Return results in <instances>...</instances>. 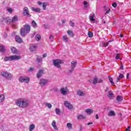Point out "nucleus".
Here are the masks:
<instances>
[{
	"mask_svg": "<svg viewBox=\"0 0 131 131\" xmlns=\"http://www.w3.org/2000/svg\"><path fill=\"white\" fill-rule=\"evenodd\" d=\"M120 80V79L119 78V77H118L117 79V82H119V80Z\"/></svg>",
	"mask_w": 131,
	"mask_h": 131,
	"instance_id": "nucleus-57",
	"label": "nucleus"
},
{
	"mask_svg": "<svg viewBox=\"0 0 131 131\" xmlns=\"http://www.w3.org/2000/svg\"><path fill=\"white\" fill-rule=\"evenodd\" d=\"M32 25L33 27H34V28H35L37 26V24L34 20H33L32 21Z\"/></svg>",
	"mask_w": 131,
	"mask_h": 131,
	"instance_id": "nucleus-28",
	"label": "nucleus"
},
{
	"mask_svg": "<svg viewBox=\"0 0 131 131\" xmlns=\"http://www.w3.org/2000/svg\"><path fill=\"white\" fill-rule=\"evenodd\" d=\"M47 57V54L45 53L43 54V58H46Z\"/></svg>",
	"mask_w": 131,
	"mask_h": 131,
	"instance_id": "nucleus-54",
	"label": "nucleus"
},
{
	"mask_svg": "<svg viewBox=\"0 0 131 131\" xmlns=\"http://www.w3.org/2000/svg\"><path fill=\"white\" fill-rule=\"evenodd\" d=\"M94 18H95V14L92 13L90 16V19L91 21H92V22L96 21V19H95Z\"/></svg>",
	"mask_w": 131,
	"mask_h": 131,
	"instance_id": "nucleus-22",
	"label": "nucleus"
},
{
	"mask_svg": "<svg viewBox=\"0 0 131 131\" xmlns=\"http://www.w3.org/2000/svg\"><path fill=\"white\" fill-rule=\"evenodd\" d=\"M5 36L7 37V34H5Z\"/></svg>",
	"mask_w": 131,
	"mask_h": 131,
	"instance_id": "nucleus-64",
	"label": "nucleus"
},
{
	"mask_svg": "<svg viewBox=\"0 0 131 131\" xmlns=\"http://www.w3.org/2000/svg\"><path fill=\"white\" fill-rule=\"evenodd\" d=\"M120 37H123V35L120 34Z\"/></svg>",
	"mask_w": 131,
	"mask_h": 131,
	"instance_id": "nucleus-63",
	"label": "nucleus"
},
{
	"mask_svg": "<svg viewBox=\"0 0 131 131\" xmlns=\"http://www.w3.org/2000/svg\"><path fill=\"white\" fill-rule=\"evenodd\" d=\"M108 116H115V112L114 111H110L108 113Z\"/></svg>",
	"mask_w": 131,
	"mask_h": 131,
	"instance_id": "nucleus-25",
	"label": "nucleus"
},
{
	"mask_svg": "<svg viewBox=\"0 0 131 131\" xmlns=\"http://www.w3.org/2000/svg\"><path fill=\"white\" fill-rule=\"evenodd\" d=\"M110 11H111V9H108V10L106 11L105 14H109V13H110Z\"/></svg>",
	"mask_w": 131,
	"mask_h": 131,
	"instance_id": "nucleus-51",
	"label": "nucleus"
},
{
	"mask_svg": "<svg viewBox=\"0 0 131 131\" xmlns=\"http://www.w3.org/2000/svg\"><path fill=\"white\" fill-rule=\"evenodd\" d=\"M7 23L8 22H11V23H15V22H17L18 21V18L17 17V16H14L11 19H9V18H6Z\"/></svg>",
	"mask_w": 131,
	"mask_h": 131,
	"instance_id": "nucleus-9",
	"label": "nucleus"
},
{
	"mask_svg": "<svg viewBox=\"0 0 131 131\" xmlns=\"http://www.w3.org/2000/svg\"><path fill=\"white\" fill-rule=\"evenodd\" d=\"M23 14L24 15V16H27V17H31V15L29 14L28 8L25 7L24 8Z\"/></svg>",
	"mask_w": 131,
	"mask_h": 131,
	"instance_id": "nucleus-10",
	"label": "nucleus"
},
{
	"mask_svg": "<svg viewBox=\"0 0 131 131\" xmlns=\"http://www.w3.org/2000/svg\"><path fill=\"white\" fill-rule=\"evenodd\" d=\"M123 77H124V75H123V74H120V75L119 76V78L120 79H121V78H123Z\"/></svg>",
	"mask_w": 131,
	"mask_h": 131,
	"instance_id": "nucleus-47",
	"label": "nucleus"
},
{
	"mask_svg": "<svg viewBox=\"0 0 131 131\" xmlns=\"http://www.w3.org/2000/svg\"><path fill=\"white\" fill-rule=\"evenodd\" d=\"M61 22H62V24H65V20L62 19V20H61Z\"/></svg>",
	"mask_w": 131,
	"mask_h": 131,
	"instance_id": "nucleus-58",
	"label": "nucleus"
},
{
	"mask_svg": "<svg viewBox=\"0 0 131 131\" xmlns=\"http://www.w3.org/2000/svg\"><path fill=\"white\" fill-rule=\"evenodd\" d=\"M93 83V84H96V83H98V78L97 77L94 78Z\"/></svg>",
	"mask_w": 131,
	"mask_h": 131,
	"instance_id": "nucleus-32",
	"label": "nucleus"
},
{
	"mask_svg": "<svg viewBox=\"0 0 131 131\" xmlns=\"http://www.w3.org/2000/svg\"><path fill=\"white\" fill-rule=\"evenodd\" d=\"M5 50L6 49H5V46L0 45V52H5Z\"/></svg>",
	"mask_w": 131,
	"mask_h": 131,
	"instance_id": "nucleus-29",
	"label": "nucleus"
},
{
	"mask_svg": "<svg viewBox=\"0 0 131 131\" xmlns=\"http://www.w3.org/2000/svg\"><path fill=\"white\" fill-rule=\"evenodd\" d=\"M67 126L68 128H69V129H71V128H72V124L70 123H68L67 124Z\"/></svg>",
	"mask_w": 131,
	"mask_h": 131,
	"instance_id": "nucleus-30",
	"label": "nucleus"
},
{
	"mask_svg": "<svg viewBox=\"0 0 131 131\" xmlns=\"http://www.w3.org/2000/svg\"><path fill=\"white\" fill-rule=\"evenodd\" d=\"M120 69H122V70H123V64H122V63H121Z\"/></svg>",
	"mask_w": 131,
	"mask_h": 131,
	"instance_id": "nucleus-50",
	"label": "nucleus"
},
{
	"mask_svg": "<svg viewBox=\"0 0 131 131\" xmlns=\"http://www.w3.org/2000/svg\"><path fill=\"white\" fill-rule=\"evenodd\" d=\"M53 63L55 67L61 69V64L63 63V61L60 59H54Z\"/></svg>",
	"mask_w": 131,
	"mask_h": 131,
	"instance_id": "nucleus-4",
	"label": "nucleus"
},
{
	"mask_svg": "<svg viewBox=\"0 0 131 131\" xmlns=\"http://www.w3.org/2000/svg\"><path fill=\"white\" fill-rule=\"evenodd\" d=\"M45 105L48 107V108H49V109H51V108H52V104L51 103H46Z\"/></svg>",
	"mask_w": 131,
	"mask_h": 131,
	"instance_id": "nucleus-33",
	"label": "nucleus"
},
{
	"mask_svg": "<svg viewBox=\"0 0 131 131\" xmlns=\"http://www.w3.org/2000/svg\"><path fill=\"white\" fill-rule=\"evenodd\" d=\"M91 124H93V122H89L88 123V125H91Z\"/></svg>",
	"mask_w": 131,
	"mask_h": 131,
	"instance_id": "nucleus-59",
	"label": "nucleus"
},
{
	"mask_svg": "<svg viewBox=\"0 0 131 131\" xmlns=\"http://www.w3.org/2000/svg\"><path fill=\"white\" fill-rule=\"evenodd\" d=\"M36 61L37 62H41V61H42V58H41V57L39 56L37 58Z\"/></svg>",
	"mask_w": 131,
	"mask_h": 131,
	"instance_id": "nucleus-40",
	"label": "nucleus"
},
{
	"mask_svg": "<svg viewBox=\"0 0 131 131\" xmlns=\"http://www.w3.org/2000/svg\"><path fill=\"white\" fill-rule=\"evenodd\" d=\"M77 64V62H76V61H72L71 62V69L69 71L70 73H71V72H72L73 70H74L75 67Z\"/></svg>",
	"mask_w": 131,
	"mask_h": 131,
	"instance_id": "nucleus-8",
	"label": "nucleus"
},
{
	"mask_svg": "<svg viewBox=\"0 0 131 131\" xmlns=\"http://www.w3.org/2000/svg\"><path fill=\"white\" fill-rule=\"evenodd\" d=\"M15 41L17 42H18L19 43H21V42H23V40H22V38L20 37V36L16 35L15 36Z\"/></svg>",
	"mask_w": 131,
	"mask_h": 131,
	"instance_id": "nucleus-15",
	"label": "nucleus"
},
{
	"mask_svg": "<svg viewBox=\"0 0 131 131\" xmlns=\"http://www.w3.org/2000/svg\"><path fill=\"white\" fill-rule=\"evenodd\" d=\"M108 45H109V42H102V47H107L108 46Z\"/></svg>",
	"mask_w": 131,
	"mask_h": 131,
	"instance_id": "nucleus-38",
	"label": "nucleus"
},
{
	"mask_svg": "<svg viewBox=\"0 0 131 131\" xmlns=\"http://www.w3.org/2000/svg\"><path fill=\"white\" fill-rule=\"evenodd\" d=\"M49 83V80L46 79H40L39 84L40 85V86H45V85H47L48 83Z\"/></svg>",
	"mask_w": 131,
	"mask_h": 131,
	"instance_id": "nucleus-6",
	"label": "nucleus"
},
{
	"mask_svg": "<svg viewBox=\"0 0 131 131\" xmlns=\"http://www.w3.org/2000/svg\"><path fill=\"white\" fill-rule=\"evenodd\" d=\"M96 119H99V115L98 114L96 115Z\"/></svg>",
	"mask_w": 131,
	"mask_h": 131,
	"instance_id": "nucleus-55",
	"label": "nucleus"
},
{
	"mask_svg": "<svg viewBox=\"0 0 131 131\" xmlns=\"http://www.w3.org/2000/svg\"><path fill=\"white\" fill-rule=\"evenodd\" d=\"M36 49H37V44H32L30 46V50L31 52H34V51H36Z\"/></svg>",
	"mask_w": 131,
	"mask_h": 131,
	"instance_id": "nucleus-13",
	"label": "nucleus"
},
{
	"mask_svg": "<svg viewBox=\"0 0 131 131\" xmlns=\"http://www.w3.org/2000/svg\"><path fill=\"white\" fill-rule=\"evenodd\" d=\"M31 10L36 13H40V8H39L32 7Z\"/></svg>",
	"mask_w": 131,
	"mask_h": 131,
	"instance_id": "nucleus-18",
	"label": "nucleus"
},
{
	"mask_svg": "<svg viewBox=\"0 0 131 131\" xmlns=\"http://www.w3.org/2000/svg\"><path fill=\"white\" fill-rule=\"evenodd\" d=\"M60 92L62 95H66L68 93V88L67 87L61 88L60 90Z\"/></svg>",
	"mask_w": 131,
	"mask_h": 131,
	"instance_id": "nucleus-11",
	"label": "nucleus"
},
{
	"mask_svg": "<svg viewBox=\"0 0 131 131\" xmlns=\"http://www.w3.org/2000/svg\"><path fill=\"white\" fill-rule=\"evenodd\" d=\"M52 126L55 130H58V127H57V125H56V121H53Z\"/></svg>",
	"mask_w": 131,
	"mask_h": 131,
	"instance_id": "nucleus-20",
	"label": "nucleus"
},
{
	"mask_svg": "<svg viewBox=\"0 0 131 131\" xmlns=\"http://www.w3.org/2000/svg\"><path fill=\"white\" fill-rule=\"evenodd\" d=\"M105 92H109V89L106 88V90H105Z\"/></svg>",
	"mask_w": 131,
	"mask_h": 131,
	"instance_id": "nucleus-61",
	"label": "nucleus"
},
{
	"mask_svg": "<svg viewBox=\"0 0 131 131\" xmlns=\"http://www.w3.org/2000/svg\"><path fill=\"white\" fill-rule=\"evenodd\" d=\"M112 6L114 8H116V7H117V4H116V3H114L112 4Z\"/></svg>",
	"mask_w": 131,
	"mask_h": 131,
	"instance_id": "nucleus-46",
	"label": "nucleus"
},
{
	"mask_svg": "<svg viewBox=\"0 0 131 131\" xmlns=\"http://www.w3.org/2000/svg\"><path fill=\"white\" fill-rule=\"evenodd\" d=\"M7 11L9 12V13H12L13 12V9L10 8H7Z\"/></svg>",
	"mask_w": 131,
	"mask_h": 131,
	"instance_id": "nucleus-43",
	"label": "nucleus"
},
{
	"mask_svg": "<svg viewBox=\"0 0 131 131\" xmlns=\"http://www.w3.org/2000/svg\"><path fill=\"white\" fill-rule=\"evenodd\" d=\"M52 38H54V36L51 35L49 36V39H52Z\"/></svg>",
	"mask_w": 131,
	"mask_h": 131,
	"instance_id": "nucleus-53",
	"label": "nucleus"
},
{
	"mask_svg": "<svg viewBox=\"0 0 131 131\" xmlns=\"http://www.w3.org/2000/svg\"><path fill=\"white\" fill-rule=\"evenodd\" d=\"M62 38H63V39L64 40H65V41H66V42H68V37H67V36H66V35L63 36Z\"/></svg>",
	"mask_w": 131,
	"mask_h": 131,
	"instance_id": "nucleus-34",
	"label": "nucleus"
},
{
	"mask_svg": "<svg viewBox=\"0 0 131 131\" xmlns=\"http://www.w3.org/2000/svg\"><path fill=\"white\" fill-rule=\"evenodd\" d=\"M103 24H106V21L104 20H103Z\"/></svg>",
	"mask_w": 131,
	"mask_h": 131,
	"instance_id": "nucleus-62",
	"label": "nucleus"
},
{
	"mask_svg": "<svg viewBox=\"0 0 131 131\" xmlns=\"http://www.w3.org/2000/svg\"><path fill=\"white\" fill-rule=\"evenodd\" d=\"M122 100V97L120 96H118L117 97V100L118 101V102H120L121 101V100Z\"/></svg>",
	"mask_w": 131,
	"mask_h": 131,
	"instance_id": "nucleus-37",
	"label": "nucleus"
},
{
	"mask_svg": "<svg viewBox=\"0 0 131 131\" xmlns=\"http://www.w3.org/2000/svg\"><path fill=\"white\" fill-rule=\"evenodd\" d=\"M5 101V95L2 94L0 95V103H3Z\"/></svg>",
	"mask_w": 131,
	"mask_h": 131,
	"instance_id": "nucleus-26",
	"label": "nucleus"
},
{
	"mask_svg": "<svg viewBox=\"0 0 131 131\" xmlns=\"http://www.w3.org/2000/svg\"><path fill=\"white\" fill-rule=\"evenodd\" d=\"M84 8V9H88L90 7V4L86 1H84L83 3Z\"/></svg>",
	"mask_w": 131,
	"mask_h": 131,
	"instance_id": "nucleus-21",
	"label": "nucleus"
},
{
	"mask_svg": "<svg viewBox=\"0 0 131 131\" xmlns=\"http://www.w3.org/2000/svg\"><path fill=\"white\" fill-rule=\"evenodd\" d=\"M1 75H2V76L6 77V78H7L8 79H11V78H12V74L6 72H2Z\"/></svg>",
	"mask_w": 131,
	"mask_h": 131,
	"instance_id": "nucleus-7",
	"label": "nucleus"
},
{
	"mask_svg": "<svg viewBox=\"0 0 131 131\" xmlns=\"http://www.w3.org/2000/svg\"><path fill=\"white\" fill-rule=\"evenodd\" d=\"M77 95H78V96H79V97H83L85 96L86 94L84 92H83L81 90H78L77 91Z\"/></svg>",
	"mask_w": 131,
	"mask_h": 131,
	"instance_id": "nucleus-14",
	"label": "nucleus"
},
{
	"mask_svg": "<svg viewBox=\"0 0 131 131\" xmlns=\"http://www.w3.org/2000/svg\"><path fill=\"white\" fill-rule=\"evenodd\" d=\"M30 26L26 24L24 26V28L20 29V35H21V36H25L26 33H29V32H30Z\"/></svg>",
	"mask_w": 131,
	"mask_h": 131,
	"instance_id": "nucleus-2",
	"label": "nucleus"
},
{
	"mask_svg": "<svg viewBox=\"0 0 131 131\" xmlns=\"http://www.w3.org/2000/svg\"><path fill=\"white\" fill-rule=\"evenodd\" d=\"M21 56L18 55H12L11 56H7L4 58L5 62H8V61H14L17 60H20Z\"/></svg>",
	"mask_w": 131,
	"mask_h": 131,
	"instance_id": "nucleus-3",
	"label": "nucleus"
},
{
	"mask_svg": "<svg viewBox=\"0 0 131 131\" xmlns=\"http://www.w3.org/2000/svg\"><path fill=\"white\" fill-rule=\"evenodd\" d=\"M78 119H83V118H84V117L82 116V115H79L77 117Z\"/></svg>",
	"mask_w": 131,
	"mask_h": 131,
	"instance_id": "nucleus-44",
	"label": "nucleus"
},
{
	"mask_svg": "<svg viewBox=\"0 0 131 131\" xmlns=\"http://www.w3.org/2000/svg\"><path fill=\"white\" fill-rule=\"evenodd\" d=\"M47 5H48V3H43V4H42L43 10H46Z\"/></svg>",
	"mask_w": 131,
	"mask_h": 131,
	"instance_id": "nucleus-35",
	"label": "nucleus"
},
{
	"mask_svg": "<svg viewBox=\"0 0 131 131\" xmlns=\"http://www.w3.org/2000/svg\"><path fill=\"white\" fill-rule=\"evenodd\" d=\"M102 81H103V80H102V79H98V78H97V82L98 83H100L102 82Z\"/></svg>",
	"mask_w": 131,
	"mask_h": 131,
	"instance_id": "nucleus-49",
	"label": "nucleus"
},
{
	"mask_svg": "<svg viewBox=\"0 0 131 131\" xmlns=\"http://www.w3.org/2000/svg\"><path fill=\"white\" fill-rule=\"evenodd\" d=\"M107 97L110 99L111 100L112 99H114V94H113V92L112 91H109L107 94Z\"/></svg>",
	"mask_w": 131,
	"mask_h": 131,
	"instance_id": "nucleus-16",
	"label": "nucleus"
},
{
	"mask_svg": "<svg viewBox=\"0 0 131 131\" xmlns=\"http://www.w3.org/2000/svg\"><path fill=\"white\" fill-rule=\"evenodd\" d=\"M64 106L67 107V108H69V110H71V109L73 108V105L70 103H69V101H64Z\"/></svg>",
	"mask_w": 131,
	"mask_h": 131,
	"instance_id": "nucleus-12",
	"label": "nucleus"
},
{
	"mask_svg": "<svg viewBox=\"0 0 131 131\" xmlns=\"http://www.w3.org/2000/svg\"><path fill=\"white\" fill-rule=\"evenodd\" d=\"M55 112L56 114H60V109L56 108L55 109Z\"/></svg>",
	"mask_w": 131,
	"mask_h": 131,
	"instance_id": "nucleus-41",
	"label": "nucleus"
},
{
	"mask_svg": "<svg viewBox=\"0 0 131 131\" xmlns=\"http://www.w3.org/2000/svg\"><path fill=\"white\" fill-rule=\"evenodd\" d=\"M129 76V74L127 73L126 76V78H128Z\"/></svg>",
	"mask_w": 131,
	"mask_h": 131,
	"instance_id": "nucleus-60",
	"label": "nucleus"
},
{
	"mask_svg": "<svg viewBox=\"0 0 131 131\" xmlns=\"http://www.w3.org/2000/svg\"><path fill=\"white\" fill-rule=\"evenodd\" d=\"M85 112L87 113V114H89V115L91 114H92V113H94V110L90 108H88L85 111Z\"/></svg>",
	"mask_w": 131,
	"mask_h": 131,
	"instance_id": "nucleus-19",
	"label": "nucleus"
},
{
	"mask_svg": "<svg viewBox=\"0 0 131 131\" xmlns=\"http://www.w3.org/2000/svg\"><path fill=\"white\" fill-rule=\"evenodd\" d=\"M119 56H120V54L117 53V54H116V60H118V59H120V58H119Z\"/></svg>",
	"mask_w": 131,
	"mask_h": 131,
	"instance_id": "nucleus-45",
	"label": "nucleus"
},
{
	"mask_svg": "<svg viewBox=\"0 0 131 131\" xmlns=\"http://www.w3.org/2000/svg\"><path fill=\"white\" fill-rule=\"evenodd\" d=\"M42 74H43V70H40L37 74V78H40Z\"/></svg>",
	"mask_w": 131,
	"mask_h": 131,
	"instance_id": "nucleus-17",
	"label": "nucleus"
},
{
	"mask_svg": "<svg viewBox=\"0 0 131 131\" xmlns=\"http://www.w3.org/2000/svg\"><path fill=\"white\" fill-rule=\"evenodd\" d=\"M70 26H71L72 27H74V23L72 21H70Z\"/></svg>",
	"mask_w": 131,
	"mask_h": 131,
	"instance_id": "nucleus-42",
	"label": "nucleus"
},
{
	"mask_svg": "<svg viewBox=\"0 0 131 131\" xmlns=\"http://www.w3.org/2000/svg\"><path fill=\"white\" fill-rule=\"evenodd\" d=\"M108 79L111 82V83L113 85H114V82H113V79H112L111 77H108Z\"/></svg>",
	"mask_w": 131,
	"mask_h": 131,
	"instance_id": "nucleus-36",
	"label": "nucleus"
},
{
	"mask_svg": "<svg viewBox=\"0 0 131 131\" xmlns=\"http://www.w3.org/2000/svg\"><path fill=\"white\" fill-rule=\"evenodd\" d=\"M68 34H69V35H70V36H73L74 35L73 32H72V31L71 30L68 31Z\"/></svg>",
	"mask_w": 131,
	"mask_h": 131,
	"instance_id": "nucleus-31",
	"label": "nucleus"
},
{
	"mask_svg": "<svg viewBox=\"0 0 131 131\" xmlns=\"http://www.w3.org/2000/svg\"><path fill=\"white\" fill-rule=\"evenodd\" d=\"M11 50L13 54H17V53H18V51H17V49L14 47H11Z\"/></svg>",
	"mask_w": 131,
	"mask_h": 131,
	"instance_id": "nucleus-24",
	"label": "nucleus"
},
{
	"mask_svg": "<svg viewBox=\"0 0 131 131\" xmlns=\"http://www.w3.org/2000/svg\"><path fill=\"white\" fill-rule=\"evenodd\" d=\"M41 38V37L40 36V35L38 34H37L36 36H35V39L36 40L38 41V40H40V39Z\"/></svg>",
	"mask_w": 131,
	"mask_h": 131,
	"instance_id": "nucleus-27",
	"label": "nucleus"
},
{
	"mask_svg": "<svg viewBox=\"0 0 131 131\" xmlns=\"http://www.w3.org/2000/svg\"><path fill=\"white\" fill-rule=\"evenodd\" d=\"M88 36H89V37L92 38L94 36V34L92 32H88Z\"/></svg>",
	"mask_w": 131,
	"mask_h": 131,
	"instance_id": "nucleus-39",
	"label": "nucleus"
},
{
	"mask_svg": "<svg viewBox=\"0 0 131 131\" xmlns=\"http://www.w3.org/2000/svg\"><path fill=\"white\" fill-rule=\"evenodd\" d=\"M34 71V68H30L28 71L30 72H32V71Z\"/></svg>",
	"mask_w": 131,
	"mask_h": 131,
	"instance_id": "nucleus-48",
	"label": "nucleus"
},
{
	"mask_svg": "<svg viewBox=\"0 0 131 131\" xmlns=\"http://www.w3.org/2000/svg\"><path fill=\"white\" fill-rule=\"evenodd\" d=\"M129 129H130V126H128V128H126L125 131H130Z\"/></svg>",
	"mask_w": 131,
	"mask_h": 131,
	"instance_id": "nucleus-52",
	"label": "nucleus"
},
{
	"mask_svg": "<svg viewBox=\"0 0 131 131\" xmlns=\"http://www.w3.org/2000/svg\"><path fill=\"white\" fill-rule=\"evenodd\" d=\"M35 128V125L34 124H31L29 127V130L30 131H32Z\"/></svg>",
	"mask_w": 131,
	"mask_h": 131,
	"instance_id": "nucleus-23",
	"label": "nucleus"
},
{
	"mask_svg": "<svg viewBox=\"0 0 131 131\" xmlns=\"http://www.w3.org/2000/svg\"><path fill=\"white\" fill-rule=\"evenodd\" d=\"M15 104L20 108H27L29 106V101L23 98H19L15 101Z\"/></svg>",
	"mask_w": 131,
	"mask_h": 131,
	"instance_id": "nucleus-1",
	"label": "nucleus"
},
{
	"mask_svg": "<svg viewBox=\"0 0 131 131\" xmlns=\"http://www.w3.org/2000/svg\"><path fill=\"white\" fill-rule=\"evenodd\" d=\"M41 2H38V5H39V6H40V5H41Z\"/></svg>",
	"mask_w": 131,
	"mask_h": 131,
	"instance_id": "nucleus-56",
	"label": "nucleus"
},
{
	"mask_svg": "<svg viewBox=\"0 0 131 131\" xmlns=\"http://www.w3.org/2000/svg\"><path fill=\"white\" fill-rule=\"evenodd\" d=\"M20 82H25V83H29L30 79L28 77H20L19 78Z\"/></svg>",
	"mask_w": 131,
	"mask_h": 131,
	"instance_id": "nucleus-5",
	"label": "nucleus"
}]
</instances>
